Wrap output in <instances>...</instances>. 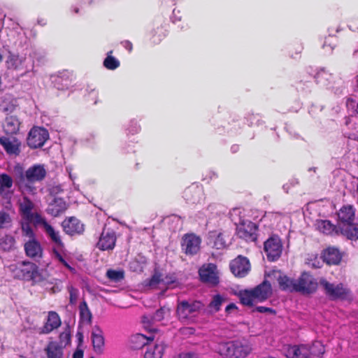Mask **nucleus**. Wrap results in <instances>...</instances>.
I'll return each instance as SVG.
<instances>
[{"label":"nucleus","instance_id":"obj_47","mask_svg":"<svg viewBox=\"0 0 358 358\" xmlns=\"http://www.w3.org/2000/svg\"><path fill=\"white\" fill-rule=\"evenodd\" d=\"M71 340V334L70 330L66 328L63 332H62L59 335V341L61 346L62 345H66L69 343Z\"/></svg>","mask_w":358,"mask_h":358},{"label":"nucleus","instance_id":"obj_25","mask_svg":"<svg viewBox=\"0 0 358 358\" xmlns=\"http://www.w3.org/2000/svg\"><path fill=\"white\" fill-rule=\"evenodd\" d=\"M67 209V204L60 198L54 199V201L49 204L48 212L49 214L54 217L59 216L60 214L65 212Z\"/></svg>","mask_w":358,"mask_h":358},{"label":"nucleus","instance_id":"obj_31","mask_svg":"<svg viewBox=\"0 0 358 358\" xmlns=\"http://www.w3.org/2000/svg\"><path fill=\"white\" fill-rule=\"evenodd\" d=\"M15 248V239L10 234H5L0 238V249L5 252H10Z\"/></svg>","mask_w":358,"mask_h":358},{"label":"nucleus","instance_id":"obj_45","mask_svg":"<svg viewBox=\"0 0 358 358\" xmlns=\"http://www.w3.org/2000/svg\"><path fill=\"white\" fill-rule=\"evenodd\" d=\"M106 275L111 280L119 282L124 278V272L122 271L108 270Z\"/></svg>","mask_w":358,"mask_h":358},{"label":"nucleus","instance_id":"obj_49","mask_svg":"<svg viewBox=\"0 0 358 358\" xmlns=\"http://www.w3.org/2000/svg\"><path fill=\"white\" fill-rule=\"evenodd\" d=\"M241 210L240 208H234L231 211V217L233 221L243 222L241 218Z\"/></svg>","mask_w":358,"mask_h":358},{"label":"nucleus","instance_id":"obj_2","mask_svg":"<svg viewBox=\"0 0 358 358\" xmlns=\"http://www.w3.org/2000/svg\"><path fill=\"white\" fill-rule=\"evenodd\" d=\"M271 294L272 288L271 284L267 281H264L252 289L240 292L239 299L242 304L252 306L257 303L265 301Z\"/></svg>","mask_w":358,"mask_h":358},{"label":"nucleus","instance_id":"obj_32","mask_svg":"<svg viewBox=\"0 0 358 358\" xmlns=\"http://www.w3.org/2000/svg\"><path fill=\"white\" fill-rule=\"evenodd\" d=\"M209 238L213 241V247L216 249H223L227 243L222 233L217 231H211L209 234Z\"/></svg>","mask_w":358,"mask_h":358},{"label":"nucleus","instance_id":"obj_57","mask_svg":"<svg viewBox=\"0 0 358 358\" xmlns=\"http://www.w3.org/2000/svg\"><path fill=\"white\" fill-rule=\"evenodd\" d=\"M182 334H193L194 332V329H192V328H185L181 330Z\"/></svg>","mask_w":358,"mask_h":358},{"label":"nucleus","instance_id":"obj_56","mask_svg":"<svg viewBox=\"0 0 358 358\" xmlns=\"http://www.w3.org/2000/svg\"><path fill=\"white\" fill-rule=\"evenodd\" d=\"M236 305L234 304V303H230L229 305H228L227 307H226V311L227 313H230V311L231 310H234V309H236Z\"/></svg>","mask_w":358,"mask_h":358},{"label":"nucleus","instance_id":"obj_6","mask_svg":"<svg viewBox=\"0 0 358 358\" xmlns=\"http://www.w3.org/2000/svg\"><path fill=\"white\" fill-rule=\"evenodd\" d=\"M264 251L267 259L273 262L277 260L281 255L282 245L278 236H271L264 242Z\"/></svg>","mask_w":358,"mask_h":358},{"label":"nucleus","instance_id":"obj_11","mask_svg":"<svg viewBox=\"0 0 358 358\" xmlns=\"http://www.w3.org/2000/svg\"><path fill=\"white\" fill-rule=\"evenodd\" d=\"M201 242L199 236L193 234H185L182 238V250L187 255H196L200 250Z\"/></svg>","mask_w":358,"mask_h":358},{"label":"nucleus","instance_id":"obj_40","mask_svg":"<svg viewBox=\"0 0 358 358\" xmlns=\"http://www.w3.org/2000/svg\"><path fill=\"white\" fill-rule=\"evenodd\" d=\"M148 339L151 338H147L145 336L141 334H138L133 336L131 338V342L134 344V348H140L146 345Z\"/></svg>","mask_w":358,"mask_h":358},{"label":"nucleus","instance_id":"obj_53","mask_svg":"<svg viewBox=\"0 0 358 358\" xmlns=\"http://www.w3.org/2000/svg\"><path fill=\"white\" fill-rule=\"evenodd\" d=\"M256 310L259 313H273L274 311L270 308L264 306H258Z\"/></svg>","mask_w":358,"mask_h":358},{"label":"nucleus","instance_id":"obj_42","mask_svg":"<svg viewBox=\"0 0 358 358\" xmlns=\"http://www.w3.org/2000/svg\"><path fill=\"white\" fill-rule=\"evenodd\" d=\"M224 299L219 294L214 296L213 300L209 304V308L211 312H217Z\"/></svg>","mask_w":358,"mask_h":358},{"label":"nucleus","instance_id":"obj_46","mask_svg":"<svg viewBox=\"0 0 358 358\" xmlns=\"http://www.w3.org/2000/svg\"><path fill=\"white\" fill-rule=\"evenodd\" d=\"M162 280L164 282V291L169 288H173L174 287V284L176 282V278L173 275L162 276Z\"/></svg>","mask_w":358,"mask_h":358},{"label":"nucleus","instance_id":"obj_52","mask_svg":"<svg viewBox=\"0 0 358 358\" xmlns=\"http://www.w3.org/2000/svg\"><path fill=\"white\" fill-rule=\"evenodd\" d=\"M178 358H199L198 355L193 352H182L178 355Z\"/></svg>","mask_w":358,"mask_h":358},{"label":"nucleus","instance_id":"obj_26","mask_svg":"<svg viewBox=\"0 0 358 358\" xmlns=\"http://www.w3.org/2000/svg\"><path fill=\"white\" fill-rule=\"evenodd\" d=\"M24 250L27 256L36 258L41 257L42 249L40 243L35 239L28 241L24 245Z\"/></svg>","mask_w":358,"mask_h":358},{"label":"nucleus","instance_id":"obj_43","mask_svg":"<svg viewBox=\"0 0 358 358\" xmlns=\"http://www.w3.org/2000/svg\"><path fill=\"white\" fill-rule=\"evenodd\" d=\"M192 193H194L196 194L197 196H200L201 194V189L199 188L198 187H194V188H189L187 189L185 192V196L186 199L189 201H190L192 203H197L199 201V199L195 198L194 196H190V194Z\"/></svg>","mask_w":358,"mask_h":358},{"label":"nucleus","instance_id":"obj_23","mask_svg":"<svg viewBox=\"0 0 358 358\" xmlns=\"http://www.w3.org/2000/svg\"><path fill=\"white\" fill-rule=\"evenodd\" d=\"M355 210L350 205L344 206L338 213V220L345 225L353 223L355 220Z\"/></svg>","mask_w":358,"mask_h":358},{"label":"nucleus","instance_id":"obj_8","mask_svg":"<svg viewBox=\"0 0 358 358\" xmlns=\"http://www.w3.org/2000/svg\"><path fill=\"white\" fill-rule=\"evenodd\" d=\"M49 137L48 131L41 127H34L29 133L27 144L31 148H37L43 145Z\"/></svg>","mask_w":358,"mask_h":358},{"label":"nucleus","instance_id":"obj_10","mask_svg":"<svg viewBox=\"0 0 358 358\" xmlns=\"http://www.w3.org/2000/svg\"><path fill=\"white\" fill-rule=\"evenodd\" d=\"M320 284L324 287L326 294L331 299H343L348 294V289L341 283L334 285L325 279H321Z\"/></svg>","mask_w":358,"mask_h":358},{"label":"nucleus","instance_id":"obj_61","mask_svg":"<svg viewBox=\"0 0 358 358\" xmlns=\"http://www.w3.org/2000/svg\"><path fill=\"white\" fill-rule=\"evenodd\" d=\"M90 358H94V357H90Z\"/></svg>","mask_w":358,"mask_h":358},{"label":"nucleus","instance_id":"obj_59","mask_svg":"<svg viewBox=\"0 0 358 358\" xmlns=\"http://www.w3.org/2000/svg\"><path fill=\"white\" fill-rule=\"evenodd\" d=\"M75 12L78 13V8L75 9Z\"/></svg>","mask_w":358,"mask_h":358},{"label":"nucleus","instance_id":"obj_34","mask_svg":"<svg viewBox=\"0 0 358 358\" xmlns=\"http://www.w3.org/2000/svg\"><path fill=\"white\" fill-rule=\"evenodd\" d=\"M79 310L82 322L90 324L92 321V313L85 301L80 303L79 306Z\"/></svg>","mask_w":358,"mask_h":358},{"label":"nucleus","instance_id":"obj_48","mask_svg":"<svg viewBox=\"0 0 358 358\" xmlns=\"http://www.w3.org/2000/svg\"><path fill=\"white\" fill-rule=\"evenodd\" d=\"M166 312H169V309H166L165 308H161L159 310H157L154 315L152 316V321L154 322H160L164 318V315Z\"/></svg>","mask_w":358,"mask_h":358},{"label":"nucleus","instance_id":"obj_51","mask_svg":"<svg viewBox=\"0 0 358 358\" xmlns=\"http://www.w3.org/2000/svg\"><path fill=\"white\" fill-rule=\"evenodd\" d=\"M55 257L62 263L63 264L66 268H68L69 270L73 271V268L71 267L69 264L64 260L63 257L59 253V252H55Z\"/></svg>","mask_w":358,"mask_h":358},{"label":"nucleus","instance_id":"obj_29","mask_svg":"<svg viewBox=\"0 0 358 358\" xmlns=\"http://www.w3.org/2000/svg\"><path fill=\"white\" fill-rule=\"evenodd\" d=\"M48 358H62V346L55 341L50 342L45 348Z\"/></svg>","mask_w":358,"mask_h":358},{"label":"nucleus","instance_id":"obj_58","mask_svg":"<svg viewBox=\"0 0 358 358\" xmlns=\"http://www.w3.org/2000/svg\"><path fill=\"white\" fill-rule=\"evenodd\" d=\"M147 320H148V322H149L148 318L147 317L144 316L143 317V322L145 323Z\"/></svg>","mask_w":358,"mask_h":358},{"label":"nucleus","instance_id":"obj_60","mask_svg":"<svg viewBox=\"0 0 358 358\" xmlns=\"http://www.w3.org/2000/svg\"><path fill=\"white\" fill-rule=\"evenodd\" d=\"M357 85H358V76L357 77Z\"/></svg>","mask_w":358,"mask_h":358},{"label":"nucleus","instance_id":"obj_19","mask_svg":"<svg viewBox=\"0 0 358 358\" xmlns=\"http://www.w3.org/2000/svg\"><path fill=\"white\" fill-rule=\"evenodd\" d=\"M255 231L256 227L251 222H241L237 227L238 236L247 241H254L256 239Z\"/></svg>","mask_w":358,"mask_h":358},{"label":"nucleus","instance_id":"obj_15","mask_svg":"<svg viewBox=\"0 0 358 358\" xmlns=\"http://www.w3.org/2000/svg\"><path fill=\"white\" fill-rule=\"evenodd\" d=\"M0 144L9 155L17 156L21 152V142L14 136L1 137Z\"/></svg>","mask_w":358,"mask_h":358},{"label":"nucleus","instance_id":"obj_38","mask_svg":"<svg viewBox=\"0 0 358 358\" xmlns=\"http://www.w3.org/2000/svg\"><path fill=\"white\" fill-rule=\"evenodd\" d=\"M317 229L323 234H331L335 231V226L328 220H320L317 223Z\"/></svg>","mask_w":358,"mask_h":358},{"label":"nucleus","instance_id":"obj_35","mask_svg":"<svg viewBox=\"0 0 358 358\" xmlns=\"http://www.w3.org/2000/svg\"><path fill=\"white\" fill-rule=\"evenodd\" d=\"M13 218L11 215L3 210H0V229H6L12 227Z\"/></svg>","mask_w":358,"mask_h":358},{"label":"nucleus","instance_id":"obj_41","mask_svg":"<svg viewBox=\"0 0 358 358\" xmlns=\"http://www.w3.org/2000/svg\"><path fill=\"white\" fill-rule=\"evenodd\" d=\"M310 347L311 355L316 357H320L325 352L324 345L320 341H315Z\"/></svg>","mask_w":358,"mask_h":358},{"label":"nucleus","instance_id":"obj_33","mask_svg":"<svg viewBox=\"0 0 358 358\" xmlns=\"http://www.w3.org/2000/svg\"><path fill=\"white\" fill-rule=\"evenodd\" d=\"M278 282L281 289L286 291H295L296 280L287 277L286 275H279Z\"/></svg>","mask_w":358,"mask_h":358},{"label":"nucleus","instance_id":"obj_37","mask_svg":"<svg viewBox=\"0 0 358 358\" xmlns=\"http://www.w3.org/2000/svg\"><path fill=\"white\" fill-rule=\"evenodd\" d=\"M342 234L350 239H358V226L353 223L345 225L341 229Z\"/></svg>","mask_w":358,"mask_h":358},{"label":"nucleus","instance_id":"obj_44","mask_svg":"<svg viewBox=\"0 0 358 358\" xmlns=\"http://www.w3.org/2000/svg\"><path fill=\"white\" fill-rule=\"evenodd\" d=\"M104 66L110 70L115 69L120 65V62L115 57L108 55L103 62Z\"/></svg>","mask_w":358,"mask_h":358},{"label":"nucleus","instance_id":"obj_22","mask_svg":"<svg viewBox=\"0 0 358 358\" xmlns=\"http://www.w3.org/2000/svg\"><path fill=\"white\" fill-rule=\"evenodd\" d=\"M6 64L8 69L15 71L25 70V58L10 54L8 56Z\"/></svg>","mask_w":358,"mask_h":358},{"label":"nucleus","instance_id":"obj_30","mask_svg":"<svg viewBox=\"0 0 358 358\" xmlns=\"http://www.w3.org/2000/svg\"><path fill=\"white\" fill-rule=\"evenodd\" d=\"M20 122L16 117L9 116L5 120L3 129L6 134H13L19 130Z\"/></svg>","mask_w":358,"mask_h":358},{"label":"nucleus","instance_id":"obj_13","mask_svg":"<svg viewBox=\"0 0 358 358\" xmlns=\"http://www.w3.org/2000/svg\"><path fill=\"white\" fill-rule=\"evenodd\" d=\"M116 242V235L115 231L109 228H103L100 236L97 247L101 250H113Z\"/></svg>","mask_w":358,"mask_h":358},{"label":"nucleus","instance_id":"obj_54","mask_svg":"<svg viewBox=\"0 0 358 358\" xmlns=\"http://www.w3.org/2000/svg\"><path fill=\"white\" fill-rule=\"evenodd\" d=\"M73 358H83V350H76L73 355Z\"/></svg>","mask_w":358,"mask_h":358},{"label":"nucleus","instance_id":"obj_3","mask_svg":"<svg viewBox=\"0 0 358 358\" xmlns=\"http://www.w3.org/2000/svg\"><path fill=\"white\" fill-rule=\"evenodd\" d=\"M251 347L241 341L219 343L216 351L222 358H245L251 352Z\"/></svg>","mask_w":358,"mask_h":358},{"label":"nucleus","instance_id":"obj_14","mask_svg":"<svg viewBox=\"0 0 358 358\" xmlns=\"http://www.w3.org/2000/svg\"><path fill=\"white\" fill-rule=\"evenodd\" d=\"M230 268L234 275L242 278L248 273L250 264L246 257L238 256L231 262Z\"/></svg>","mask_w":358,"mask_h":358},{"label":"nucleus","instance_id":"obj_39","mask_svg":"<svg viewBox=\"0 0 358 358\" xmlns=\"http://www.w3.org/2000/svg\"><path fill=\"white\" fill-rule=\"evenodd\" d=\"M32 222L33 221H27L25 220H22L21 222L22 235L29 238V240L34 239V233L30 225V222Z\"/></svg>","mask_w":358,"mask_h":358},{"label":"nucleus","instance_id":"obj_9","mask_svg":"<svg viewBox=\"0 0 358 358\" xmlns=\"http://www.w3.org/2000/svg\"><path fill=\"white\" fill-rule=\"evenodd\" d=\"M317 287V282L308 273H303L301 277L296 280L295 291L303 294H310L314 292Z\"/></svg>","mask_w":358,"mask_h":358},{"label":"nucleus","instance_id":"obj_7","mask_svg":"<svg viewBox=\"0 0 358 358\" xmlns=\"http://www.w3.org/2000/svg\"><path fill=\"white\" fill-rule=\"evenodd\" d=\"M199 273L201 281L211 286H215L220 282L218 270L217 266L213 264L203 265L200 268Z\"/></svg>","mask_w":358,"mask_h":358},{"label":"nucleus","instance_id":"obj_24","mask_svg":"<svg viewBox=\"0 0 358 358\" xmlns=\"http://www.w3.org/2000/svg\"><path fill=\"white\" fill-rule=\"evenodd\" d=\"M322 258L327 264H338L341 260V255L335 248H328L322 252Z\"/></svg>","mask_w":358,"mask_h":358},{"label":"nucleus","instance_id":"obj_55","mask_svg":"<svg viewBox=\"0 0 358 358\" xmlns=\"http://www.w3.org/2000/svg\"><path fill=\"white\" fill-rule=\"evenodd\" d=\"M124 47L128 50L129 51H131L132 50V44L131 42L126 41L122 43Z\"/></svg>","mask_w":358,"mask_h":358},{"label":"nucleus","instance_id":"obj_20","mask_svg":"<svg viewBox=\"0 0 358 358\" xmlns=\"http://www.w3.org/2000/svg\"><path fill=\"white\" fill-rule=\"evenodd\" d=\"M34 203L27 197H24L20 205V209L22 219L27 221H34L37 224V217H41L37 213L32 212Z\"/></svg>","mask_w":358,"mask_h":358},{"label":"nucleus","instance_id":"obj_4","mask_svg":"<svg viewBox=\"0 0 358 358\" xmlns=\"http://www.w3.org/2000/svg\"><path fill=\"white\" fill-rule=\"evenodd\" d=\"M8 269L14 278L27 280H34L38 273V266L29 262L10 264Z\"/></svg>","mask_w":358,"mask_h":358},{"label":"nucleus","instance_id":"obj_27","mask_svg":"<svg viewBox=\"0 0 358 358\" xmlns=\"http://www.w3.org/2000/svg\"><path fill=\"white\" fill-rule=\"evenodd\" d=\"M164 350L163 343L149 345L145 352L144 358H162Z\"/></svg>","mask_w":358,"mask_h":358},{"label":"nucleus","instance_id":"obj_36","mask_svg":"<svg viewBox=\"0 0 358 358\" xmlns=\"http://www.w3.org/2000/svg\"><path fill=\"white\" fill-rule=\"evenodd\" d=\"M162 275L156 272L149 280L147 285L151 289H159L164 291Z\"/></svg>","mask_w":358,"mask_h":358},{"label":"nucleus","instance_id":"obj_21","mask_svg":"<svg viewBox=\"0 0 358 358\" xmlns=\"http://www.w3.org/2000/svg\"><path fill=\"white\" fill-rule=\"evenodd\" d=\"M61 320L59 315L55 311L48 313L47 321L44 326L41 329L39 333L48 334L54 329H57L61 325Z\"/></svg>","mask_w":358,"mask_h":358},{"label":"nucleus","instance_id":"obj_17","mask_svg":"<svg viewBox=\"0 0 358 358\" xmlns=\"http://www.w3.org/2000/svg\"><path fill=\"white\" fill-rule=\"evenodd\" d=\"M62 227L64 231L69 235L81 234L85 230L84 224L73 217L64 220Z\"/></svg>","mask_w":358,"mask_h":358},{"label":"nucleus","instance_id":"obj_12","mask_svg":"<svg viewBox=\"0 0 358 358\" xmlns=\"http://www.w3.org/2000/svg\"><path fill=\"white\" fill-rule=\"evenodd\" d=\"M287 358H310L312 356L310 345H287L284 348Z\"/></svg>","mask_w":358,"mask_h":358},{"label":"nucleus","instance_id":"obj_16","mask_svg":"<svg viewBox=\"0 0 358 358\" xmlns=\"http://www.w3.org/2000/svg\"><path fill=\"white\" fill-rule=\"evenodd\" d=\"M93 350L96 355H101L104 352L105 339L102 330L97 326H95L91 335Z\"/></svg>","mask_w":358,"mask_h":358},{"label":"nucleus","instance_id":"obj_1","mask_svg":"<svg viewBox=\"0 0 358 358\" xmlns=\"http://www.w3.org/2000/svg\"><path fill=\"white\" fill-rule=\"evenodd\" d=\"M13 173L21 191L34 194L36 190L34 183L42 181L47 173L44 166L41 164L33 165L24 171L23 167L17 164L13 166Z\"/></svg>","mask_w":358,"mask_h":358},{"label":"nucleus","instance_id":"obj_50","mask_svg":"<svg viewBox=\"0 0 358 358\" xmlns=\"http://www.w3.org/2000/svg\"><path fill=\"white\" fill-rule=\"evenodd\" d=\"M69 295H70V303L71 304H74V303H76L77 299H78V289H76L72 287H69Z\"/></svg>","mask_w":358,"mask_h":358},{"label":"nucleus","instance_id":"obj_18","mask_svg":"<svg viewBox=\"0 0 358 358\" xmlns=\"http://www.w3.org/2000/svg\"><path fill=\"white\" fill-rule=\"evenodd\" d=\"M37 224L40 225L46 235L51 239V241L58 247L63 246V243L59 236V231L49 224L42 217H37Z\"/></svg>","mask_w":358,"mask_h":358},{"label":"nucleus","instance_id":"obj_5","mask_svg":"<svg viewBox=\"0 0 358 358\" xmlns=\"http://www.w3.org/2000/svg\"><path fill=\"white\" fill-rule=\"evenodd\" d=\"M202 307L200 301H181L178 303L176 314L181 322H189L196 315Z\"/></svg>","mask_w":358,"mask_h":358},{"label":"nucleus","instance_id":"obj_28","mask_svg":"<svg viewBox=\"0 0 358 358\" xmlns=\"http://www.w3.org/2000/svg\"><path fill=\"white\" fill-rule=\"evenodd\" d=\"M12 178L6 174H0V195L3 197H6L11 192L10 189L13 186Z\"/></svg>","mask_w":358,"mask_h":358}]
</instances>
